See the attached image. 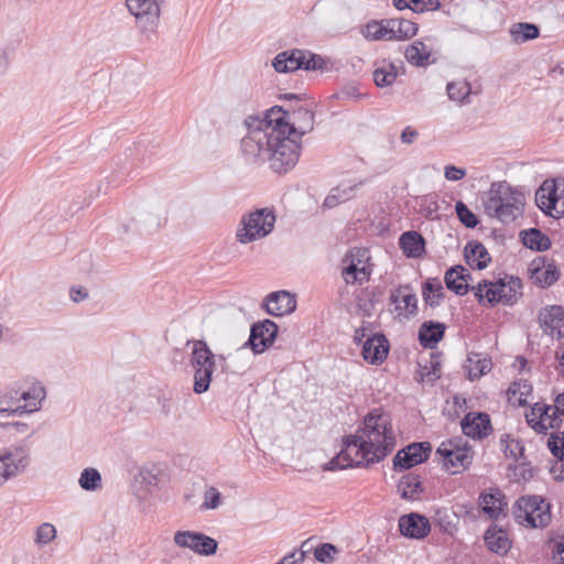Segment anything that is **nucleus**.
Returning <instances> with one entry per match:
<instances>
[{"label":"nucleus","instance_id":"a18cd8bd","mask_svg":"<svg viewBox=\"0 0 564 564\" xmlns=\"http://www.w3.org/2000/svg\"><path fill=\"white\" fill-rule=\"evenodd\" d=\"M540 31L535 24L516 23L510 28V35L517 43H524L539 36Z\"/></svg>","mask_w":564,"mask_h":564},{"label":"nucleus","instance_id":"b1692460","mask_svg":"<svg viewBox=\"0 0 564 564\" xmlns=\"http://www.w3.org/2000/svg\"><path fill=\"white\" fill-rule=\"evenodd\" d=\"M389 352V343L384 335L376 334L368 337L362 345V356L365 360L372 365L382 362Z\"/></svg>","mask_w":564,"mask_h":564},{"label":"nucleus","instance_id":"de8ad7c7","mask_svg":"<svg viewBox=\"0 0 564 564\" xmlns=\"http://www.w3.org/2000/svg\"><path fill=\"white\" fill-rule=\"evenodd\" d=\"M546 410H552L551 405L535 403L529 412L525 413L527 423L538 433L543 432L541 417L545 415Z\"/></svg>","mask_w":564,"mask_h":564},{"label":"nucleus","instance_id":"7c9ffc66","mask_svg":"<svg viewBox=\"0 0 564 564\" xmlns=\"http://www.w3.org/2000/svg\"><path fill=\"white\" fill-rule=\"evenodd\" d=\"M484 540L488 550L499 555L507 554L511 546L507 532L497 525L487 529Z\"/></svg>","mask_w":564,"mask_h":564},{"label":"nucleus","instance_id":"8fccbe9b","mask_svg":"<svg viewBox=\"0 0 564 564\" xmlns=\"http://www.w3.org/2000/svg\"><path fill=\"white\" fill-rule=\"evenodd\" d=\"M455 210L459 221L467 228H475L478 225L477 216L463 202L456 203Z\"/></svg>","mask_w":564,"mask_h":564},{"label":"nucleus","instance_id":"864d4df0","mask_svg":"<svg viewBox=\"0 0 564 564\" xmlns=\"http://www.w3.org/2000/svg\"><path fill=\"white\" fill-rule=\"evenodd\" d=\"M221 505V494L215 488L209 487L204 494L203 508L215 510Z\"/></svg>","mask_w":564,"mask_h":564},{"label":"nucleus","instance_id":"13d9d810","mask_svg":"<svg viewBox=\"0 0 564 564\" xmlns=\"http://www.w3.org/2000/svg\"><path fill=\"white\" fill-rule=\"evenodd\" d=\"M432 364V370H426V367L421 371V379L423 381L433 382L440 377V364L438 362H431Z\"/></svg>","mask_w":564,"mask_h":564},{"label":"nucleus","instance_id":"f8f14e48","mask_svg":"<svg viewBox=\"0 0 564 564\" xmlns=\"http://www.w3.org/2000/svg\"><path fill=\"white\" fill-rule=\"evenodd\" d=\"M30 465V452L24 445L0 449V487L22 475Z\"/></svg>","mask_w":564,"mask_h":564},{"label":"nucleus","instance_id":"ea45409f","mask_svg":"<svg viewBox=\"0 0 564 564\" xmlns=\"http://www.w3.org/2000/svg\"><path fill=\"white\" fill-rule=\"evenodd\" d=\"M422 295L427 305L438 306L444 297V288L441 281L436 278L427 279L422 286Z\"/></svg>","mask_w":564,"mask_h":564},{"label":"nucleus","instance_id":"09e8293b","mask_svg":"<svg viewBox=\"0 0 564 564\" xmlns=\"http://www.w3.org/2000/svg\"><path fill=\"white\" fill-rule=\"evenodd\" d=\"M547 447L554 457L564 460V431L552 432L547 438Z\"/></svg>","mask_w":564,"mask_h":564},{"label":"nucleus","instance_id":"37998d69","mask_svg":"<svg viewBox=\"0 0 564 564\" xmlns=\"http://www.w3.org/2000/svg\"><path fill=\"white\" fill-rule=\"evenodd\" d=\"M446 91L451 100L459 102L460 105L469 104L471 87L467 80L463 79L448 83Z\"/></svg>","mask_w":564,"mask_h":564},{"label":"nucleus","instance_id":"473e14b6","mask_svg":"<svg viewBox=\"0 0 564 564\" xmlns=\"http://www.w3.org/2000/svg\"><path fill=\"white\" fill-rule=\"evenodd\" d=\"M391 303L395 304V311L399 313L408 312L414 314L417 308L416 295L409 286H400L390 295Z\"/></svg>","mask_w":564,"mask_h":564},{"label":"nucleus","instance_id":"3c124183","mask_svg":"<svg viewBox=\"0 0 564 564\" xmlns=\"http://www.w3.org/2000/svg\"><path fill=\"white\" fill-rule=\"evenodd\" d=\"M338 551L335 545L330 543H322L315 549L314 556L316 561L321 563H332L334 560V555Z\"/></svg>","mask_w":564,"mask_h":564},{"label":"nucleus","instance_id":"f257e3e1","mask_svg":"<svg viewBox=\"0 0 564 564\" xmlns=\"http://www.w3.org/2000/svg\"><path fill=\"white\" fill-rule=\"evenodd\" d=\"M281 107H272L263 118L245 121L247 134L241 140V152L246 161L261 164L267 161L274 172L282 173L294 167L300 158L301 145L285 135L281 126Z\"/></svg>","mask_w":564,"mask_h":564},{"label":"nucleus","instance_id":"c756f323","mask_svg":"<svg viewBox=\"0 0 564 564\" xmlns=\"http://www.w3.org/2000/svg\"><path fill=\"white\" fill-rule=\"evenodd\" d=\"M361 34L368 41H393L391 19L368 22L362 28Z\"/></svg>","mask_w":564,"mask_h":564},{"label":"nucleus","instance_id":"774afa93","mask_svg":"<svg viewBox=\"0 0 564 564\" xmlns=\"http://www.w3.org/2000/svg\"><path fill=\"white\" fill-rule=\"evenodd\" d=\"M554 413H560V415L564 416V391L560 394H557V397L555 398L554 400Z\"/></svg>","mask_w":564,"mask_h":564},{"label":"nucleus","instance_id":"f704fd0d","mask_svg":"<svg viewBox=\"0 0 564 564\" xmlns=\"http://www.w3.org/2000/svg\"><path fill=\"white\" fill-rule=\"evenodd\" d=\"M491 359L486 355L477 352H470L467 356L466 362L464 365V368L470 380L478 379L486 375L491 370Z\"/></svg>","mask_w":564,"mask_h":564},{"label":"nucleus","instance_id":"69168bd1","mask_svg":"<svg viewBox=\"0 0 564 564\" xmlns=\"http://www.w3.org/2000/svg\"><path fill=\"white\" fill-rule=\"evenodd\" d=\"M551 474L555 480H564V460L558 459V462L551 467Z\"/></svg>","mask_w":564,"mask_h":564},{"label":"nucleus","instance_id":"603ef678","mask_svg":"<svg viewBox=\"0 0 564 564\" xmlns=\"http://www.w3.org/2000/svg\"><path fill=\"white\" fill-rule=\"evenodd\" d=\"M56 536V529L51 523H42L36 530L35 542L40 545H45L54 540Z\"/></svg>","mask_w":564,"mask_h":564},{"label":"nucleus","instance_id":"dca6fc26","mask_svg":"<svg viewBox=\"0 0 564 564\" xmlns=\"http://www.w3.org/2000/svg\"><path fill=\"white\" fill-rule=\"evenodd\" d=\"M134 220L140 230L155 232L167 223V208L162 203L144 205L135 215Z\"/></svg>","mask_w":564,"mask_h":564},{"label":"nucleus","instance_id":"ddd939ff","mask_svg":"<svg viewBox=\"0 0 564 564\" xmlns=\"http://www.w3.org/2000/svg\"><path fill=\"white\" fill-rule=\"evenodd\" d=\"M174 544L180 549H188L197 555L210 556L216 554L218 542L202 532L180 530L173 535Z\"/></svg>","mask_w":564,"mask_h":564},{"label":"nucleus","instance_id":"58836bf2","mask_svg":"<svg viewBox=\"0 0 564 564\" xmlns=\"http://www.w3.org/2000/svg\"><path fill=\"white\" fill-rule=\"evenodd\" d=\"M521 239L522 243L531 250L545 251L551 247L550 238L536 228L521 231Z\"/></svg>","mask_w":564,"mask_h":564},{"label":"nucleus","instance_id":"0eeeda50","mask_svg":"<svg viewBox=\"0 0 564 564\" xmlns=\"http://www.w3.org/2000/svg\"><path fill=\"white\" fill-rule=\"evenodd\" d=\"M443 467L456 475L466 470L473 462V451L468 442L463 437H453L441 443L436 449Z\"/></svg>","mask_w":564,"mask_h":564},{"label":"nucleus","instance_id":"f3484780","mask_svg":"<svg viewBox=\"0 0 564 564\" xmlns=\"http://www.w3.org/2000/svg\"><path fill=\"white\" fill-rule=\"evenodd\" d=\"M276 334L278 325L270 319L253 324L245 346H250L254 354H262L273 344Z\"/></svg>","mask_w":564,"mask_h":564},{"label":"nucleus","instance_id":"680f3d73","mask_svg":"<svg viewBox=\"0 0 564 564\" xmlns=\"http://www.w3.org/2000/svg\"><path fill=\"white\" fill-rule=\"evenodd\" d=\"M0 427L13 429L18 434H24L30 430L29 424L24 422L0 423Z\"/></svg>","mask_w":564,"mask_h":564},{"label":"nucleus","instance_id":"4be33fe9","mask_svg":"<svg viewBox=\"0 0 564 564\" xmlns=\"http://www.w3.org/2000/svg\"><path fill=\"white\" fill-rule=\"evenodd\" d=\"M399 530L406 538L423 539L429 534L431 525L424 516L413 512L400 517Z\"/></svg>","mask_w":564,"mask_h":564},{"label":"nucleus","instance_id":"2eb2a0df","mask_svg":"<svg viewBox=\"0 0 564 564\" xmlns=\"http://www.w3.org/2000/svg\"><path fill=\"white\" fill-rule=\"evenodd\" d=\"M281 126L288 138H292L300 145L302 137L311 132L314 128V113L303 107L293 110L291 122L286 121V112L281 108Z\"/></svg>","mask_w":564,"mask_h":564},{"label":"nucleus","instance_id":"5fc2aeb1","mask_svg":"<svg viewBox=\"0 0 564 564\" xmlns=\"http://www.w3.org/2000/svg\"><path fill=\"white\" fill-rule=\"evenodd\" d=\"M552 406V410H546V413L545 415H543L541 417V426L543 429V434L546 433L547 430L550 429H558L562 424V419H561V415L560 413H554V406Z\"/></svg>","mask_w":564,"mask_h":564},{"label":"nucleus","instance_id":"e433bc0d","mask_svg":"<svg viewBox=\"0 0 564 564\" xmlns=\"http://www.w3.org/2000/svg\"><path fill=\"white\" fill-rule=\"evenodd\" d=\"M404 56L412 65L426 66L430 64L431 50L422 41H414L405 48Z\"/></svg>","mask_w":564,"mask_h":564},{"label":"nucleus","instance_id":"1a4fd4ad","mask_svg":"<svg viewBox=\"0 0 564 564\" xmlns=\"http://www.w3.org/2000/svg\"><path fill=\"white\" fill-rule=\"evenodd\" d=\"M538 207L555 219L564 217V178L545 180L535 193Z\"/></svg>","mask_w":564,"mask_h":564},{"label":"nucleus","instance_id":"9b49d317","mask_svg":"<svg viewBox=\"0 0 564 564\" xmlns=\"http://www.w3.org/2000/svg\"><path fill=\"white\" fill-rule=\"evenodd\" d=\"M129 12L135 18V24L145 39L155 34L161 15L158 0H126Z\"/></svg>","mask_w":564,"mask_h":564},{"label":"nucleus","instance_id":"6ab92c4d","mask_svg":"<svg viewBox=\"0 0 564 564\" xmlns=\"http://www.w3.org/2000/svg\"><path fill=\"white\" fill-rule=\"evenodd\" d=\"M463 433L473 440H482L491 431L490 416L484 412H469L460 422Z\"/></svg>","mask_w":564,"mask_h":564},{"label":"nucleus","instance_id":"0e129e2a","mask_svg":"<svg viewBox=\"0 0 564 564\" xmlns=\"http://www.w3.org/2000/svg\"><path fill=\"white\" fill-rule=\"evenodd\" d=\"M69 296L74 302H80L88 296V292L84 288H72L69 291Z\"/></svg>","mask_w":564,"mask_h":564},{"label":"nucleus","instance_id":"bb28decb","mask_svg":"<svg viewBox=\"0 0 564 564\" xmlns=\"http://www.w3.org/2000/svg\"><path fill=\"white\" fill-rule=\"evenodd\" d=\"M46 399V389L40 381H34L26 390L20 391V401L25 403L21 405L22 413H34L42 409V403Z\"/></svg>","mask_w":564,"mask_h":564},{"label":"nucleus","instance_id":"4c0bfd02","mask_svg":"<svg viewBox=\"0 0 564 564\" xmlns=\"http://www.w3.org/2000/svg\"><path fill=\"white\" fill-rule=\"evenodd\" d=\"M423 491L420 477L414 474L404 475L398 484V492L405 500H415Z\"/></svg>","mask_w":564,"mask_h":564},{"label":"nucleus","instance_id":"20e7f679","mask_svg":"<svg viewBox=\"0 0 564 564\" xmlns=\"http://www.w3.org/2000/svg\"><path fill=\"white\" fill-rule=\"evenodd\" d=\"M186 347H191L189 365L194 371L193 390L202 394L209 389L213 375L216 370V355L203 339H189Z\"/></svg>","mask_w":564,"mask_h":564},{"label":"nucleus","instance_id":"aec40b11","mask_svg":"<svg viewBox=\"0 0 564 564\" xmlns=\"http://www.w3.org/2000/svg\"><path fill=\"white\" fill-rule=\"evenodd\" d=\"M539 322L543 333L557 337H564V308L560 305L544 307L539 314Z\"/></svg>","mask_w":564,"mask_h":564},{"label":"nucleus","instance_id":"9d476101","mask_svg":"<svg viewBox=\"0 0 564 564\" xmlns=\"http://www.w3.org/2000/svg\"><path fill=\"white\" fill-rule=\"evenodd\" d=\"M279 73H289L297 69L317 70L325 67V61L317 54L303 50H292L279 53L272 63Z\"/></svg>","mask_w":564,"mask_h":564},{"label":"nucleus","instance_id":"2f4dec72","mask_svg":"<svg viewBox=\"0 0 564 564\" xmlns=\"http://www.w3.org/2000/svg\"><path fill=\"white\" fill-rule=\"evenodd\" d=\"M445 325L438 322H424L419 329V340L424 348H433L444 336Z\"/></svg>","mask_w":564,"mask_h":564},{"label":"nucleus","instance_id":"393cba45","mask_svg":"<svg viewBox=\"0 0 564 564\" xmlns=\"http://www.w3.org/2000/svg\"><path fill=\"white\" fill-rule=\"evenodd\" d=\"M364 185L362 181L352 182L345 181L334 187L324 200V206L327 208H334L337 205L345 203L357 195V192Z\"/></svg>","mask_w":564,"mask_h":564},{"label":"nucleus","instance_id":"e2e57ef3","mask_svg":"<svg viewBox=\"0 0 564 564\" xmlns=\"http://www.w3.org/2000/svg\"><path fill=\"white\" fill-rule=\"evenodd\" d=\"M360 96L355 86H345L339 93L341 99H358Z\"/></svg>","mask_w":564,"mask_h":564},{"label":"nucleus","instance_id":"4d7b16f0","mask_svg":"<svg viewBox=\"0 0 564 564\" xmlns=\"http://www.w3.org/2000/svg\"><path fill=\"white\" fill-rule=\"evenodd\" d=\"M444 176L448 181H459L466 176V170L455 165L445 166Z\"/></svg>","mask_w":564,"mask_h":564},{"label":"nucleus","instance_id":"a878e982","mask_svg":"<svg viewBox=\"0 0 564 564\" xmlns=\"http://www.w3.org/2000/svg\"><path fill=\"white\" fill-rule=\"evenodd\" d=\"M480 505L482 511L489 516L490 519H499L501 516L506 517L505 509L507 501L505 495L497 488L490 489L480 496Z\"/></svg>","mask_w":564,"mask_h":564},{"label":"nucleus","instance_id":"052dcab7","mask_svg":"<svg viewBox=\"0 0 564 564\" xmlns=\"http://www.w3.org/2000/svg\"><path fill=\"white\" fill-rule=\"evenodd\" d=\"M523 447L517 441H511L510 444L506 447V455L512 457L513 459H518V454H522Z\"/></svg>","mask_w":564,"mask_h":564},{"label":"nucleus","instance_id":"a19ab883","mask_svg":"<svg viewBox=\"0 0 564 564\" xmlns=\"http://www.w3.org/2000/svg\"><path fill=\"white\" fill-rule=\"evenodd\" d=\"M391 26L393 41H404L413 37L417 33V24L402 18H392Z\"/></svg>","mask_w":564,"mask_h":564},{"label":"nucleus","instance_id":"7ed1b4c3","mask_svg":"<svg viewBox=\"0 0 564 564\" xmlns=\"http://www.w3.org/2000/svg\"><path fill=\"white\" fill-rule=\"evenodd\" d=\"M524 195L507 182L492 183L484 199L485 213L503 224L513 223L523 213Z\"/></svg>","mask_w":564,"mask_h":564},{"label":"nucleus","instance_id":"c85d7f7f","mask_svg":"<svg viewBox=\"0 0 564 564\" xmlns=\"http://www.w3.org/2000/svg\"><path fill=\"white\" fill-rule=\"evenodd\" d=\"M465 259L473 269L482 270L488 267L491 257L479 241H469L465 247Z\"/></svg>","mask_w":564,"mask_h":564},{"label":"nucleus","instance_id":"4468645a","mask_svg":"<svg viewBox=\"0 0 564 564\" xmlns=\"http://www.w3.org/2000/svg\"><path fill=\"white\" fill-rule=\"evenodd\" d=\"M369 259L365 249L351 250L343 260L346 265L341 270L343 279L348 284L364 283L369 280L370 269L366 263Z\"/></svg>","mask_w":564,"mask_h":564},{"label":"nucleus","instance_id":"72a5a7b5","mask_svg":"<svg viewBox=\"0 0 564 564\" xmlns=\"http://www.w3.org/2000/svg\"><path fill=\"white\" fill-rule=\"evenodd\" d=\"M22 414L20 404V390L9 387L0 390V415L11 416Z\"/></svg>","mask_w":564,"mask_h":564},{"label":"nucleus","instance_id":"5701e85b","mask_svg":"<svg viewBox=\"0 0 564 564\" xmlns=\"http://www.w3.org/2000/svg\"><path fill=\"white\" fill-rule=\"evenodd\" d=\"M264 307L268 314L282 316L292 313L295 310L296 300L286 291H278L267 296Z\"/></svg>","mask_w":564,"mask_h":564},{"label":"nucleus","instance_id":"6e6552de","mask_svg":"<svg viewBox=\"0 0 564 564\" xmlns=\"http://www.w3.org/2000/svg\"><path fill=\"white\" fill-rule=\"evenodd\" d=\"M512 513L519 524L530 528H543L551 520L549 503L534 496L518 499Z\"/></svg>","mask_w":564,"mask_h":564},{"label":"nucleus","instance_id":"c03bdc74","mask_svg":"<svg viewBox=\"0 0 564 564\" xmlns=\"http://www.w3.org/2000/svg\"><path fill=\"white\" fill-rule=\"evenodd\" d=\"M398 77V68L392 63L383 62L373 72V80L378 87L391 86Z\"/></svg>","mask_w":564,"mask_h":564},{"label":"nucleus","instance_id":"cd10ccee","mask_svg":"<svg viewBox=\"0 0 564 564\" xmlns=\"http://www.w3.org/2000/svg\"><path fill=\"white\" fill-rule=\"evenodd\" d=\"M468 278L470 274L465 267L455 265L445 272L444 281L448 290L457 295H465L468 292Z\"/></svg>","mask_w":564,"mask_h":564},{"label":"nucleus","instance_id":"39448f33","mask_svg":"<svg viewBox=\"0 0 564 564\" xmlns=\"http://www.w3.org/2000/svg\"><path fill=\"white\" fill-rule=\"evenodd\" d=\"M276 221L272 208H258L242 216L236 230V239L242 243H251L269 236Z\"/></svg>","mask_w":564,"mask_h":564},{"label":"nucleus","instance_id":"c9c22d12","mask_svg":"<svg viewBox=\"0 0 564 564\" xmlns=\"http://www.w3.org/2000/svg\"><path fill=\"white\" fill-rule=\"evenodd\" d=\"M399 243L406 257L419 258L424 252V239L416 231L403 232Z\"/></svg>","mask_w":564,"mask_h":564},{"label":"nucleus","instance_id":"49530a36","mask_svg":"<svg viewBox=\"0 0 564 564\" xmlns=\"http://www.w3.org/2000/svg\"><path fill=\"white\" fill-rule=\"evenodd\" d=\"M78 484L86 491H95L102 486L101 475L96 468H85L79 476Z\"/></svg>","mask_w":564,"mask_h":564},{"label":"nucleus","instance_id":"a211bd4d","mask_svg":"<svg viewBox=\"0 0 564 564\" xmlns=\"http://www.w3.org/2000/svg\"><path fill=\"white\" fill-rule=\"evenodd\" d=\"M432 451L429 442L412 443L400 449L393 458L394 469H409L427 459Z\"/></svg>","mask_w":564,"mask_h":564},{"label":"nucleus","instance_id":"338daca9","mask_svg":"<svg viewBox=\"0 0 564 564\" xmlns=\"http://www.w3.org/2000/svg\"><path fill=\"white\" fill-rule=\"evenodd\" d=\"M553 561L555 564H564V541L556 544L553 551Z\"/></svg>","mask_w":564,"mask_h":564},{"label":"nucleus","instance_id":"f03ea898","mask_svg":"<svg viewBox=\"0 0 564 564\" xmlns=\"http://www.w3.org/2000/svg\"><path fill=\"white\" fill-rule=\"evenodd\" d=\"M395 447V436L389 415L368 414L364 426L344 441L340 453L323 466L324 470L368 466L388 456Z\"/></svg>","mask_w":564,"mask_h":564},{"label":"nucleus","instance_id":"79ce46f5","mask_svg":"<svg viewBox=\"0 0 564 564\" xmlns=\"http://www.w3.org/2000/svg\"><path fill=\"white\" fill-rule=\"evenodd\" d=\"M393 6L398 10L411 9L413 12L423 13L438 10L441 2L440 0H393Z\"/></svg>","mask_w":564,"mask_h":564},{"label":"nucleus","instance_id":"423d86ee","mask_svg":"<svg viewBox=\"0 0 564 564\" xmlns=\"http://www.w3.org/2000/svg\"><path fill=\"white\" fill-rule=\"evenodd\" d=\"M521 295V281L510 278L508 282L482 280L475 289V296L480 304L494 306L496 304L513 305Z\"/></svg>","mask_w":564,"mask_h":564},{"label":"nucleus","instance_id":"412c9836","mask_svg":"<svg viewBox=\"0 0 564 564\" xmlns=\"http://www.w3.org/2000/svg\"><path fill=\"white\" fill-rule=\"evenodd\" d=\"M530 279L540 288H547L554 284L560 272L553 262H546L544 258H535L529 265Z\"/></svg>","mask_w":564,"mask_h":564},{"label":"nucleus","instance_id":"6e6d98bb","mask_svg":"<svg viewBox=\"0 0 564 564\" xmlns=\"http://www.w3.org/2000/svg\"><path fill=\"white\" fill-rule=\"evenodd\" d=\"M141 481L148 487H158L160 482L159 475L154 468L144 467L140 470Z\"/></svg>","mask_w":564,"mask_h":564},{"label":"nucleus","instance_id":"bf43d9fd","mask_svg":"<svg viewBox=\"0 0 564 564\" xmlns=\"http://www.w3.org/2000/svg\"><path fill=\"white\" fill-rule=\"evenodd\" d=\"M417 135V131L411 126H408L402 130L400 138L403 143L411 144L416 140Z\"/></svg>","mask_w":564,"mask_h":564}]
</instances>
